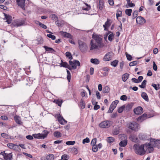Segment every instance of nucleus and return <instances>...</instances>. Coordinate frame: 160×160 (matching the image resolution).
<instances>
[{
    "instance_id": "nucleus-49",
    "label": "nucleus",
    "mask_w": 160,
    "mask_h": 160,
    "mask_svg": "<svg viewBox=\"0 0 160 160\" xmlns=\"http://www.w3.org/2000/svg\"><path fill=\"white\" fill-rule=\"evenodd\" d=\"M82 109H84L85 107V104L83 100L81 99L80 102Z\"/></svg>"
},
{
    "instance_id": "nucleus-55",
    "label": "nucleus",
    "mask_w": 160,
    "mask_h": 160,
    "mask_svg": "<svg viewBox=\"0 0 160 160\" xmlns=\"http://www.w3.org/2000/svg\"><path fill=\"white\" fill-rule=\"evenodd\" d=\"M75 143V141H68L66 142V144L68 145H73Z\"/></svg>"
},
{
    "instance_id": "nucleus-5",
    "label": "nucleus",
    "mask_w": 160,
    "mask_h": 160,
    "mask_svg": "<svg viewBox=\"0 0 160 160\" xmlns=\"http://www.w3.org/2000/svg\"><path fill=\"white\" fill-rule=\"evenodd\" d=\"M128 127L132 130L137 131L140 128V125L137 123L133 122L129 123Z\"/></svg>"
},
{
    "instance_id": "nucleus-12",
    "label": "nucleus",
    "mask_w": 160,
    "mask_h": 160,
    "mask_svg": "<svg viewBox=\"0 0 160 160\" xmlns=\"http://www.w3.org/2000/svg\"><path fill=\"white\" fill-rule=\"evenodd\" d=\"M133 111L136 114H140L143 112V108L140 106L134 109Z\"/></svg>"
},
{
    "instance_id": "nucleus-20",
    "label": "nucleus",
    "mask_w": 160,
    "mask_h": 160,
    "mask_svg": "<svg viewBox=\"0 0 160 160\" xmlns=\"http://www.w3.org/2000/svg\"><path fill=\"white\" fill-rule=\"evenodd\" d=\"M141 96L142 98L145 101H149L148 95L145 92H142L141 94Z\"/></svg>"
},
{
    "instance_id": "nucleus-54",
    "label": "nucleus",
    "mask_w": 160,
    "mask_h": 160,
    "mask_svg": "<svg viewBox=\"0 0 160 160\" xmlns=\"http://www.w3.org/2000/svg\"><path fill=\"white\" fill-rule=\"evenodd\" d=\"M97 139L96 138H94L92 139V140L91 142V145L92 146H94L95 145L97 141Z\"/></svg>"
},
{
    "instance_id": "nucleus-3",
    "label": "nucleus",
    "mask_w": 160,
    "mask_h": 160,
    "mask_svg": "<svg viewBox=\"0 0 160 160\" xmlns=\"http://www.w3.org/2000/svg\"><path fill=\"white\" fill-rule=\"evenodd\" d=\"M78 44L79 48L82 52H86L88 49V46L87 44L83 41L80 40H78Z\"/></svg>"
},
{
    "instance_id": "nucleus-44",
    "label": "nucleus",
    "mask_w": 160,
    "mask_h": 160,
    "mask_svg": "<svg viewBox=\"0 0 160 160\" xmlns=\"http://www.w3.org/2000/svg\"><path fill=\"white\" fill-rule=\"evenodd\" d=\"M50 18H51L52 19L54 20L55 19L58 20V18L55 14H52L50 15Z\"/></svg>"
},
{
    "instance_id": "nucleus-35",
    "label": "nucleus",
    "mask_w": 160,
    "mask_h": 160,
    "mask_svg": "<svg viewBox=\"0 0 160 160\" xmlns=\"http://www.w3.org/2000/svg\"><path fill=\"white\" fill-rule=\"evenodd\" d=\"M115 108L116 107L115 106L113 105L112 104H111L108 112V113H112Z\"/></svg>"
},
{
    "instance_id": "nucleus-37",
    "label": "nucleus",
    "mask_w": 160,
    "mask_h": 160,
    "mask_svg": "<svg viewBox=\"0 0 160 160\" xmlns=\"http://www.w3.org/2000/svg\"><path fill=\"white\" fill-rule=\"evenodd\" d=\"M120 139L122 140H127V137L126 135L125 134H121L119 135Z\"/></svg>"
},
{
    "instance_id": "nucleus-50",
    "label": "nucleus",
    "mask_w": 160,
    "mask_h": 160,
    "mask_svg": "<svg viewBox=\"0 0 160 160\" xmlns=\"http://www.w3.org/2000/svg\"><path fill=\"white\" fill-rule=\"evenodd\" d=\"M66 55L69 59L71 60L72 59V55L70 52H66Z\"/></svg>"
},
{
    "instance_id": "nucleus-14",
    "label": "nucleus",
    "mask_w": 160,
    "mask_h": 160,
    "mask_svg": "<svg viewBox=\"0 0 160 160\" xmlns=\"http://www.w3.org/2000/svg\"><path fill=\"white\" fill-rule=\"evenodd\" d=\"M147 117V114H144L141 116L139 117L137 119V120L138 121H140L141 122L146 119Z\"/></svg>"
},
{
    "instance_id": "nucleus-23",
    "label": "nucleus",
    "mask_w": 160,
    "mask_h": 160,
    "mask_svg": "<svg viewBox=\"0 0 160 160\" xmlns=\"http://www.w3.org/2000/svg\"><path fill=\"white\" fill-rule=\"evenodd\" d=\"M129 75V74L127 73L123 75L122 76V80L124 82H125L128 78Z\"/></svg>"
},
{
    "instance_id": "nucleus-24",
    "label": "nucleus",
    "mask_w": 160,
    "mask_h": 160,
    "mask_svg": "<svg viewBox=\"0 0 160 160\" xmlns=\"http://www.w3.org/2000/svg\"><path fill=\"white\" fill-rule=\"evenodd\" d=\"M53 102L57 104L58 106L61 107L63 101L62 100L58 99L54 100Z\"/></svg>"
},
{
    "instance_id": "nucleus-64",
    "label": "nucleus",
    "mask_w": 160,
    "mask_h": 160,
    "mask_svg": "<svg viewBox=\"0 0 160 160\" xmlns=\"http://www.w3.org/2000/svg\"><path fill=\"white\" fill-rule=\"evenodd\" d=\"M124 64V62L123 61L120 62V67L121 71L122 70Z\"/></svg>"
},
{
    "instance_id": "nucleus-28",
    "label": "nucleus",
    "mask_w": 160,
    "mask_h": 160,
    "mask_svg": "<svg viewBox=\"0 0 160 160\" xmlns=\"http://www.w3.org/2000/svg\"><path fill=\"white\" fill-rule=\"evenodd\" d=\"M14 119L17 123L21 124V122L20 121V118L19 117L16 115L14 117Z\"/></svg>"
},
{
    "instance_id": "nucleus-48",
    "label": "nucleus",
    "mask_w": 160,
    "mask_h": 160,
    "mask_svg": "<svg viewBox=\"0 0 160 160\" xmlns=\"http://www.w3.org/2000/svg\"><path fill=\"white\" fill-rule=\"evenodd\" d=\"M37 24H38L41 27L44 29H46L47 28V27L46 25L41 23L40 22L38 21L36 23Z\"/></svg>"
},
{
    "instance_id": "nucleus-53",
    "label": "nucleus",
    "mask_w": 160,
    "mask_h": 160,
    "mask_svg": "<svg viewBox=\"0 0 160 160\" xmlns=\"http://www.w3.org/2000/svg\"><path fill=\"white\" fill-rule=\"evenodd\" d=\"M125 108V105H124L121 107L119 108L118 109V112L120 113L122 112L123 111L124 108Z\"/></svg>"
},
{
    "instance_id": "nucleus-58",
    "label": "nucleus",
    "mask_w": 160,
    "mask_h": 160,
    "mask_svg": "<svg viewBox=\"0 0 160 160\" xmlns=\"http://www.w3.org/2000/svg\"><path fill=\"white\" fill-rule=\"evenodd\" d=\"M138 12L136 10L134 11L132 15V18L134 19L138 15Z\"/></svg>"
},
{
    "instance_id": "nucleus-8",
    "label": "nucleus",
    "mask_w": 160,
    "mask_h": 160,
    "mask_svg": "<svg viewBox=\"0 0 160 160\" xmlns=\"http://www.w3.org/2000/svg\"><path fill=\"white\" fill-rule=\"evenodd\" d=\"M113 55L112 52H109L106 54L104 57L103 60L104 61H108L112 60Z\"/></svg>"
},
{
    "instance_id": "nucleus-31",
    "label": "nucleus",
    "mask_w": 160,
    "mask_h": 160,
    "mask_svg": "<svg viewBox=\"0 0 160 160\" xmlns=\"http://www.w3.org/2000/svg\"><path fill=\"white\" fill-rule=\"evenodd\" d=\"M32 136L35 138L43 139L42 134L38 133L37 134H33Z\"/></svg>"
},
{
    "instance_id": "nucleus-13",
    "label": "nucleus",
    "mask_w": 160,
    "mask_h": 160,
    "mask_svg": "<svg viewBox=\"0 0 160 160\" xmlns=\"http://www.w3.org/2000/svg\"><path fill=\"white\" fill-rule=\"evenodd\" d=\"M58 121L61 124H64L67 123V121H66L62 117H61L59 115L58 117Z\"/></svg>"
},
{
    "instance_id": "nucleus-10",
    "label": "nucleus",
    "mask_w": 160,
    "mask_h": 160,
    "mask_svg": "<svg viewBox=\"0 0 160 160\" xmlns=\"http://www.w3.org/2000/svg\"><path fill=\"white\" fill-rule=\"evenodd\" d=\"M137 23L140 25L143 24L146 22V20L143 17L138 16L136 18Z\"/></svg>"
},
{
    "instance_id": "nucleus-9",
    "label": "nucleus",
    "mask_w": 160,
    "mask_h": 160,
    "mask_svg": "<svg viewBox=\"0 0 160 160\" xmlns=\"http://www.w3.org/2000/svg\"><path fill=\"white\" fill-rule=\"evenodd\" d=\"M69 63L74 69L76 68L77 66H79L80 65V62L77 60H73V61L70 60L69 61Z\"/></svg>"
},
{
    "instance_id": "nucleus-33",
    "label": "nucleus",
    "mask_w": 160,
    "mask_h": 160,
    "mask_svg": "<svg viewBox=\"0 0 160 160\" xmlns=\"http://www.w3.org/2000/svg\"><path fill=\"white\" fill-rule=\"evenodd\" d=\"M54 136L56 138H60L61 136V133L59 131H56L54 133Z\"/></svg>"
},
{
    "instance_id": "nucleus-59",
    "label": "nucleus",
    "mask_w": 160,
    "mask_h": 160,
    "mask_svg": "<svg viewBox=\"0 0 160 160\" xmlns=\"http://www.w3.org/2000/svg\"><path fill=\"white\" fill-rule=\"evenodd\" d=\"M47 36L49 38H51L53 40H55L56 38V37L54 35L50 34H47Z\"/></svg>"
},
{
    "instance_id": "nucleus-18",
    "label": "nucleus",
    "mask_w": 160,
    "mask_h": 160,
    "mask_svg": "<svg viewBox=\"0 0 160 160\" xmlns=\"http://www.w3.org/2000/svg\"><path fill=\"white\" fill-rule=\"evenodd\" d=\"M90 62L96 65H98L100 63L99 61L97 58H92L90 60Z\"/></svg>"
},
{
    "instance_id": "nucleus-63",
    "label": "nucleus",
    "mask_w": 160,
    "mask_h": 160,
    "mask_svg": "<svg viewBox=\"0 0 160 160\" xmlns=\"http://www.w3.org/2000/svg\"><path fill=\"white\" fill-rule=\"evenodd\" d=\"M122 12L121 11H117L116 13V16L117 18V19H118V17H119L121 16V15H122Z\"/></svg>"
},
{
    "instance_id": "nucleus-25",
    "label": "nucleus",
    "mask_w": 160,
    "mask_h": 160,
    "mask_svg": "<svg viewBox=\"0 0 160 160\" xmlns=\"http://www.w3.org/2000/svg\"><path fill=\"white\" fill-rule=\"evenodd\" d=\"M54 157V155L53 154H50L46 156L45 160H53Z\"/></svg>"
},
{
    "instance_id": "nucleus-45",
    "label": "nucleus",
    "mask_w": 160,
    "mask_h": 160,
    "mask_svg": "<svg viewBox=\"0 0 160 160\" xmlns=\"http://www.w3.org/2000/svg\"><path fill=\"white\" fill-rule=\"evenodd\" d=\"M147 81L146 80H144L142 82L141 85H139V87L142 88H144L146 84Z\"/></svg>"
},
{
    "instance_id": "nucleus-41",
    "label": "nucleus",
    "mask_w": 160,
    "mask_h": 160,
    "mask_svg": "<svg viewBox=\"0 0 160 160\" xmlns=\"http://www.w3.org/2000/svg\"><path fill=\"white\" fill-rule=\"evenodd\" d=\"M43 132V133L42 134V135L43 139H44L47 136L48 134L49 133V132L47 130H44Z\"/></svg>"
},
{
    "instance_id": "nucleus-4",
    "label": "nucleus",
    "mask_w": 160,
    "mask_h": 160,
    "mask_svg": "<svg viewBox=\"0 0 160 160\" xmlns=\"http://www.w3.org/2000/svg\"><path fill=\"white\" fill-rule=\"evenodd\" d=\"M112 122L110 121L105 120L101 122L99 124V126L101 128H107L112 125Z\"/></svg>"
},
{
    "instance_id": "nucleus-16",
    "label": "nucleus",
    "mask_w": 160,
    "mask_h": 160,
    "mask_svg": "<svg viewBox=\"0 0 160 160\" xmlns=\"http://www.w3.org/2000/svg\"><path fill=\"white\" fill-rule=\"evenodd\" d=\"M12 153H6L4 157V159L6 160H11L12 158Z\"/></svg>"
},
{
    "instance_id": "nucleus-47",
    "label": "nucleus",
    "mask_w": 160,
    "mask_h": 160,
    "mask_svg": "<svg viewBox=\"0 0 160 160\" xmlns=\"http://www.w3.org/2000/svg\"><path fill=\"white\" fill-rule=\"evenodd\" d=\"M114 140V138L112 137H109L107 138V141L109 143L113 142Z\"/></svg>"
},
{
    "instance_id": "nucleus-21",
    "label": "nucleus",
    "mask_w": 160,
    "mask_h": 160,
    "mask_svg": "<svg viewBox=\"0 0 160 160\" xmlns=\"http://www.w3.org/2000/svg\"><path fill=\"white\" fill-rule=\"evenodd\" d=\"M61 61L62 63L60 64L61 65V67H65L66 68H68L70 70H71L69 67V65L68 64V63L67 62H63L62 60Z\"/></svg>"
},
{
    "instance_id": "nucleus-36",
    "label": "nucleus",
    "mask_w": 160,
    "mask_h": 160,
    "mask_svg": "<svg viewBox=\"0 0 160 160\" xmlns=\"http://www.w3.org/2000/svg\"><path fill=\"white\" fill-rule=\"evenodd\" d=\"M110 90V89L108 87L106 86L103 89V92L104 93H108L109 92Z\"/></svg>"
},
{
    "instance_id": "nucleus-62",
    "label": "nucleus",
    "mask_w": 160,
    "mask_h": 160,
    "mask_svg": "<svg viewBox=\"0 0 160 160\" xmlns=\"http://www.w3.org/2000/svg\"><path fill=\"white\" fill-rule=\"evenodd\" d=\"M1 136L4 138L7 139L8 138V134L4 133H2L1 134Z\"/></svg>"
},
{
    "instance_id": "nucleus-22",
    "label": "nucleus",
    "mask_w": 160,
    "mask_h": 160,
    "mask_svg": "<svg viewBox=\"0 0 160 160\" xmlns=\"http://www.w3.org/2000/svg\"><path fill=\"white\" fill-rule=\"evenodd\" d=\"M43 48H44L46 51L50 52H55V50L52 48L44 46H43Z\"/></svg>"
},
{
    "instance_id": "nucleus-11",
    "label": "nucleus",
    "mask_w": 160,
    "mask_h": 160,
    "mask_svg": "<svg viewBox=\"0 0 160 160\" xmlns=\"http://www.w3.org/2000/svg\"><path fill=\"white\" fill-rule=\"evenodd\" d=\"M18 5L22 9H25V0H16Z\"/></svg>"
},
{
    "instance_id": "nucleus-52",
    "label": "nucleus",
    "mask_w": 160,
    "mask_h": 160,
    "mask_svg": "<svg viewBox=\"0 0 160 160\" xmlns=\"http://www.w3.org/2000/svg\"><path fill=\"white\" fill-rule=\"evenodd\" d=\"M138 61H135L129 63V65L130 66H132L134 65H136L138 63Z\"/></svg>"
},
{
    "instance_id": "nucleus-2",
    "label": "nucleus",
    "mask_w": 160,
    "mask_h": 160,
    "mask_svg": "<svg viewBox=\"0 0 160 160\" xmlns=\"http://www.w3.org/2000/svg\"><path fill=\"white\" fill-rule=\"evenodd\" d=\"M146 144H148V143H146L144 144H142L141 145L138 144H134L133 146V149L135 153L141 156L145 154L146 151L144 148L146 149V150L148 151V148L146 146Z\"/></svg>"
},
{
    "instance_id": "nucleus-17",
    "label": "nucleus",
    "mask_w": 160,
    "mask_h": 160,
    "mask_svg": "<svg viewBox=\"0 0 160 160\" xmlns=\"http://www.w3.org/2000/svg\"><path fill=\"white\" fill-rule=\"evenodd\" d=\"M25 21L24 20H22L20 21H18L16 22V26L17 27H20L23 25L25 24Z\"/></svg>"
},
{
    "instance_id": "nucleus-19",
    "label": "nucleus",
    "mask_w": 160,
    "mask_h": 160,
    "mask_svg": "<svg viewBox=\"0 0 160 160\" xmlns=\"http://www.w3.org/2000/svg\"><path fill=\"white\" fill-rule=\"evenodd\" d=\"M127 144V140H122L119 143V145L121 147H125Z\"/></svg>"
},
{
    "instance_id": "nucleus-15",
    "label": "nucleus",
    "mask_w": 160,
    "mask_h": 160,
    "mask_svg": "<svg viewBox=\"0 0 160 160\" xmlns=\"http://www.w3.org/2000/svg\"><path fill=\"white\" fill-rule=\"evenodd\" d=\"M60 33L61 35L65 37L68 38H72V36L68 33L63 31H61Z\"/></svg>"
},
{
    "instance_id": "nucleus-26",
    "label": "nucleus",
    "mask_w": 160,
    "mask_h": 160,
    "mask_svg": "<svg viewBox=\"0 0 160 160\" xmlns=\"http://www.w3.org/2000/svg\"><path fill=\"white\" fill-rule=\"evenodd\" d=\"M5 16L7 19L6 22H8V24L10 23L12 20V17L9 15H7L6 14H5Z\"/></svg>"
},
{
    "instance_id": "nucleus-57",
    "label": "nucleus",
    "mask_w": 160,
    "mask_h": 160,
    "mask_svg": "<svg viewBox=\"0 0 160 160\" xmlns=\"http://www.w3.org/2000/svg\"><path fill=\"white\" fill-rule=\"evenodd\" d=\"M125 54L127 59L129 61H131L132 59V57L131 56L128 54L127 52H126Z\"/></svg>"
},
{
    "instance_id": "nucleus-60",
    "label": "nucleus",
    "mask_w": 160,
    "mask_h": 160,
    "mask_svg": "<svg viewBox=\"0 0 160 160\" xmlns=\"http://www.w3.org/2000/svg\"><path fill=\"white\" fill-rule=\"evenodd\" d=\"M120 99L123 101H126L127 99V97L126 95H122L121 96Z\"/></svg>"
},
{
    "instance_id": "nucleus-32",
    "label": "nucleus",
    "mask_w": 160,
    "mask_h": 160,
    "mask_svg": "<svg viewBox=\"0 0 160 160\" xmlns=\"http://www.w3.org/2000/svg\"><path fill=\"white\" fill-rule=\"evenodd\" d=\"M7 146L9 148L13 149H15V147L16 148V147H18V145L12 143H8Z\"/></svg>"
},
{
    "instance_id": "nucleus-46",
    "label": "nucleus",
    "mask_w": 160,
    "mask_h": 160,
    "mask_svg": "<svg viewBox=\"0 0 160 160\" xmlns=\"http://www.w3.org/2000/svg\"><path fill=\"white\" fill-rule=\"evenodd\" d=\"M114 34L113 33H111L109 35L108 37V40L111 42L114 38Z\"/></svg>"
},
{
    "instance_id": "nucleus-43",
    "label": "nucleus",
    "mask_w": 160,
    "mask_h": 160,
    "mask_svg": "<svg viewBox=\"0 0 160 160\" xmlns=\"http://www.w3.org/2000/svg\"><path fill=\"white\" fill-rule=\"evenodd\" d=\"M119 131L118 128H115L112 131V133L113 135H117L119 133Z\"/></svg>"
},
{
    "instance_id": "nucleus-38",
    "label": "nucleus",
    "mask_w": 160,
    "mask_h": 160,
    "mask_svg": "<svg viewBox=\"0 0 160 160\" xmlns=\"http://www.w3.org/2000/svg\"><path fill=\"white\" fill-rule=\"evenodd\" d=\"M135 6V4L132 3V2L130 1L127 2V5H126V7L127 8H128L129 7L131 8L134 7Z\"/></svg>"
},
{
    "instance_id": "nucleus-56",
    "label": "nucleus",
    "mask_w": 160,
    "mask_h": 160,
    "mask_svg": "<svg viewBox=\"0 0 160 160\" xmlns=\"http://www.w3.org/2000/svg\"><path fill=\"white\" fill-rule=\"evenodd\" d=\"M92 151L94 152H96L98 150V148L97 145L92 146Z\"/></svg>"
},
{
    "instance_id": "nucleus-42",
    "label": "nucleus",
    "mask_w": 160,
    "mask_h": 160,
    "mask_svg": "<svg viewBox=\"0 0 160 160\" xmlns=\"http://www.w3.org/2000/svg\"><path fill=\"white\" fill-rule=\"evenodd\" d=\"M133 105L132 103L128 104L125 106V108L127 111H129L130 110L132 107Z\"/></svg>"
},
{
    "instance_id": "nucleus-7",
    "label": "nucleus",
    "mask_w": 160,
    "mask_h": 160,
    "mask_svg": "<svg viewBox=\"0 0 160 160\" xmlns=\"http://www.w3.org/2000/svg\"><path fill=\"white\" fill-rule=\"evenodd\" d=\"M92 38L95 40V42L98 44L102 47V38L97 35L93 34L92 36Z\"/></svg>"
},
{
    "instance_id": "nucleus-39",
    "label": "nucleus",
    "mask_w": 160,
    "mask_h": 160,
    "mask_svg": "<svg viewBox=\"0 0 160 160\" xmlns=\"http://www.w3.org/2000/svg\"><path fill=\"white\" fill-rule=\"evenodd\" d=\"M132 12V9H126L125 11V12L126 14L128 16H130Z\"/></svg>"
},
{
    "instance_id": "nucleus-27",
    "label": "nucleus",
    "mask_w": 160,
    "mask_h": 160,
    "mask_svg": "<svg viewBox=\"0 0 160 160\" xmlns=\"http://www.w3.org/2000/svg\"><path fill=\"white\" fill-rule=\"evenodd\" d=\"M110 20L108 19L107 21L105 22V24L103 25V27L104 28L105 30H106V28L109 27L110 23Z\"/></svg>"
},
{
    "instance_id": "nucleus-51",
    "label": "nucleus",
    "mask_w": 160,
    "mask_h": 160,
    "mask_svg": "<svg viewBox=\"0 0 160 160\" xmlns=\"http://www.w3.org/2000/svg\"><path fill=\"white\" fill-rule=\"evenodd\" d=\"M68 156L66 154L63 155L61 157V160H68Z\"/></svg>"
},
{
    "instance_id": "nucleus-6",
    "label": "nucleus",
    "mask_w": 160,
    "mask_h": 160,
    "mask_svg": "<svg viewBox=\"0 0 160 160\" xmlns=\"http://www.w3.org/2000/svg\"><path fill=\"white\" fill-rule=\"evenodd\" d=\"M90 50L93 51L95 50L96 49H98V47L100 48L101 47L100 45L98 44L94 40L92 39L90 41Z\"/></svg>"
},
{
    "instance_id": "nucleus-29",
    "label": "nucleus",
    "mask_w": 160,
    "mask_h": 160,
    "mask_svg": "<svg viewBox=\"0 0 160 160\" xmlns=\"http://www.w3.org/2000/svg\"><path fill=\"white\" fill-rule=\"evenodd\" d=\"M85 6H83L82 8L83 10L88 11L90 9L91 7L90 5H88L87 3H85Z\"/></svg>"
},
{
    "instance_id": "nucleus-34",
    "label": "nucleus",
    "mask_w": 160,
    "mask_h": 160,
    "mask_svg": "<svg viewBox=\"0 0 160 160\" xmlns=\"http://www.w3.org/2000/svg\"><path fill=\"white\" fill-rule=\"evenodd\" d=\"M118 61L117 60H115L111 62V65L114 67H116L118 65Z\"/></svg>"
},
{
    "instance_id": "nucleus-1",
    "label": "nucleus",
    "mask_w": 160,
    "mask_h": 160,
    "mask_svg": "<svg viewBox=\"0 0 160 160\" xmlns=\"http://www.w3.org/2000/svg\"><path fill=\"white\" fill-rule=\"evenodd\" d=\"M146 146L148 147L149 152L151 153L154 150L153 147L160 148V139L156 140L154 139L151 138L149 143L146 144Z\"/></svg>"
},
{
    "instance_id": "nucleus-61",
    "label": "nucleus",
    "mask_w": 160,
    "mask_h": 160,
    "mask_svg": "<svg viewBox=\"0 0 160 160\" xmlns=\"http://www.w3.org/2000/svg\"><path fill=\"white\" fill-rule=\"evenodd\" d=\"M90 142L89 139L88 138H87L85 139H84L82 141V143L85 144V143H88Z\"/></svg>"
},
{
    "instance_id": "nucleus-30",
    "label": "nucleus",
    "mask_w": 160,
    "mask_h": 160,
    "mask_svg": "<svg viewBox=\"0 0 160 160\" xmlns=\"http://www.w3.org/2000/svg\"><path fill=\"white\" fill-rule=\"evenodd\" d=\"M104 5L103 1L102 0H100L99 2V8L100 10L103 8Z\"/></svg>"
},
{
    "instance_id": "nucleus-40",
    "label": "nucleus",
    "mask_w": 160,
    "mask_h": 160,
    "mask_svg": "<svg viewBox=\"0 0 160 160\" xmlns=\"http://www.w3.org/2000/svg\"><path fill=\"white\" fill-rule=\"evenodd\" d=\"M55 24L58 27H62L63 24V21H59L58 20L55 22Z\"/></svg>"
}]
</instances>
